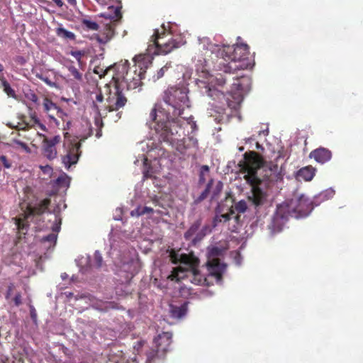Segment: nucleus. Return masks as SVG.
<instances>
[{
  "instance_id": "nucleus-62",
  "label": "nucleus",
  "mask_w": 363,
  "mask_h": 363,
  "mask_svg": "<svg viewBox=\"0 0 363 363\" xmlns=\"http://www.w3.org/2000/svg\"><path fill=\"white\" fill-rule=\"evenodd\" d=\"M204 62L206 63L205 66H206L207 60L206 58H204Z\"/></svg>"
},
{
  "instance_id": "nucleus-12",
  "label": "nucleus",
  "mask_w": 363,
  "mask_h": 363,
  "mask_svg": "<svg viewBox=\"0 0 363 363\" xmlns=\"http://www.w3.org/2000/svg\"><path fill=\"white\" fill-rule=\"evenodd\" d=\"M224 249L219 247H212L208 249V260L207 262L209 274L214 277L217 281H221L223 274L225 271L226 264L220 262L219 257L223 256Z\"/></svg>"
},
{
  "instance_id": "nucleus-56",
  "label": "nucleus",
  "mask_w": 363,
  "mask_h": 363,
  "mask_svg": "<svg viewBox=\"0 0 363 363\" xmlns=\"http://www.w3.org/2000/svg\"><path fill=\"white\" fill-rule=\"evenodd\" d=\"M70 124H71V122L70 121H67V124H66L67 127L65 128H69Z\"/></svg>"
},
{
  "instance_id": "nucleus-44",
  "label": "nucleus",
  "mask_w": 363,
  "mask_h": 363,
  "mask_svg": "<svg viewBox=\"0 0 363 363\" xmlns=\"http://www.w3.org/2000/svg\"><path fill=\"white\" fill-rule=\"evenodd\" d=\"M30 317H31L32 320L34 322H36V320H37V313H36V311H35V308L33 306H31L30 307Z\"/></svg>"
},
{
  "instance_id": "nucleus-36",
  "label": "nucleus",
  "mask_w": 363,
  "mask_h": 363,
  "mask_svg": "<svg viewBox=\"0 0 363 363\" xmlns=\"http://www.w3.org/2000/svg\"><path fill=\"white\" fill-rule=\"evenodd\" d=\"M42 241L48 242L50 244L55 245L57 241V235L55 233H50L48 235L43 237Z\"/></svg>"
},
{
  "instance_id": "nucleus-29",
  "label": "nucleus",
  "mask_w": 363,
  "mask_h": 363,
  "mask_svg": "<svg viewBox=\"0 0 363 363\" xmlns=\"http://www.w3.org/2000/svg\"><path fill=\"white\" fill-rule=\"evenodd\" d=\"M213 183V179H211L208 182L206 189L201 192V194L199 195V196L196 199V201H195L196 203H200L208 197Z\"/></svg>"
},
{
  "instance_id": "nucleus-35",
  "label": "nucleus",
  "mask_w": 363,
  "mask_h": 363,
  "mask_svg": "<svg viewBox=\"0 0 363 363\" xmlns=\"http://www.w3.org/2000/svg\"><path fill=\"white\" fill-rule=\"evenodd\" d=\"M4 90L6 93V94L9 96L15 98L16 97V92L15 91L11 88L10 84L7 82H4L3 84Z\"/></svg>"
},
{
  "instance_id": "nucleus-14",
  "label": "nucleus",
  "mask_w": 363,
  "mask_h": 363,
  "mask_svg": "<svg viewBox=\"0 0 363 363\" xmlns=\"http://www.w3.org/2000/svg\"><path fill=\"white\" fill-rule=\"evenodd\" d=\"M18 118L19 121L16 123L9 122L7 125L11 128L23 130L31 128L35 125H38L41 130H46L45 125L40 122L35 113L31 114L29 118L22 114L19 115Z\"/></svg>"
},
{
  "instance_id": "nucleus-21",
  "label": "nucleus",
  "mask_w": 363,
  "mask_h": 363,
  "mask_svg": "<svg viewBox=\"0 0 363 363\" xmlns=\"http://www.w3.org/2000/svg\"><path fill=\"white\" fill-rule=\"evenodd\" d=\"M174 133H176L174 131ZM177 133H175L174 135V143H167L168 144L171 145L172 147H174L176 150L182 155L183 156H187L189 155L188 150L189 148V145L186 144V140H179L175 138L176 135Z\"/></svg>"
},
{
  "instance_id": "nucleus-17",
  "label": "nucleus",
  "mask_w": 363,
  "mask_h": 363,
  "mask_svg": "<svg viewBox=\"0 0 363 363\" xmlns=\"http://www.w3.org/2000/svg\"><path fill=\"white\" fill-rule=\"evenodd\" d=\"M44 111L47 113L49 118L57 123L55 115L59 118L63 119L64 116H67L66 113L55 103L48 98H45L43 103Z\"/></svg>"
},
{
  "instance_id": "nucleus-8",
  "label": "nucleus",
  "mask_w": 363,
  "mask_h": 363,
  "mask_svg": "<svg viewBox=\"0 0 363 363\" xmlns=\"http://www.w3.org/2000/svg\"><path fill=\"white\" fill-rule=\"evenodd\" d=\"M91 130H89L88 135L82 136L81 135H76L74 138H71L69 133H64L65 140L63 143V148L65 154L62 155V162L66 168H69L72 164L77 163L82 151V142L84 141L91 135Z\"/></svg>"
},
{
  "instance_id": "nucleus-58",
  "label": "nucleus",
  "mask_w": 363,
  "mask_h": 363,
  "mask_svg": "<svg viewBox=\"0 0 363 363\" xmlns=\"http://www.w3.org/2000/svg\"><path fill=\"white\" fill-rule=\"evenodd\" d=\"M94 106L95 107L96 110L99 112V108L97 106V105L94 102Z\"/></svg>"
},
{
  "instance_id": "nucleus-13",
  "label": "nucleus",
  "mask_w": 363,
  "mask_h": 363,
  "mask_svg": "<svg viewBox=\"0 0 363 363\" xmlns=\"http://www.w3.org/2000/svg\"><path fill=\"white\" fill-rule=\"evenodd\" d=\"M201 223L202 219L201 218L192 223L189 229L184 233V239L191 241L194 245L200 242L211 231L208 225H204L200 229Z\"/></svg>"
},
{
  "instance_id": "nucleus-59",
  "label": "nucleus",
  "mask_w": 363,
  "mask_h": 363,
  "mask_svg": "<svg viewBox=\"0 0 363 363\" xmlns=\"http://www.w3.org/2000/svg\"><path fill=\"white\" fill-rule=\"evenodd\" d=\"M4 70V67L1 64H0V72H1Z\"/></svg>"
},
{
  "instance_id": "nucleus-37",
  "label": "nucleus",
  "mask_w": 363,
  "mask_h": 363,
  "mask_svg": "<svg viewBox=\"0 0 363 363\" xmlns=\"http://www.w3.org/2000/svg\"><path fill=\"white\" fill-rule=\"evenodd\" d=\"M11 162L6 156L2 155L0 157V166L9 169L11 167Z\"/></svg>"
},
{
  "instance_id": "nucleus-31",
  "label": "nucleus",
  "mask_w": 363,
  "mask_h": 363,
  "mask_svg": "<svg viewBox=\"0 0 363 363\" xmlns=\"http://www.w3.org/2000/svg\"><path fill=\"white\" fill-rule=\"evenodd\" d=\"M69 54L77 60L79 65L82 67L83 65L82 58L85 55L86 52L84 50H71Z\"/></svg>"
},
{
  "instance_id": "nucleus-42",
  "label": "nucleus",
  "mask_w": 363,
  "mask_h": 363,
  "mask_svg": "<svg viewBox=\"0 0 363 363\" xmlns=\"http://www.w3.org/2000/svg\"><path fill=\"white\" fill-rule=\"evenodd\" d=\"M41 80L50 87L56 86V83L52 82L46 74H44V77Z\"/></svg>"
},
{
  "instance_id": "nucleus-24",
  "label": "nucleus",
  "mask_w": 363,
  "mask_h": 363,
  "mask_svg": "<svg viewBox=\"0 0 363 363\" xmlns=\"http://www.w3.org/2000/svg\"><path fill=\"white\" fill-rule=\"evenodd\" d=\"M230 208H233L235 213H238L236 215H234V219L236 223H239L240 218L239 213H245L247 208V205L245 201L241 200L235 203V205L232 206Z\"/></svg>"
},
{
  "instance_id": "nucleus-28",
  "label": "nucleus",
  "mask_w": 363,
  "mask_h": 363,
  "mask_svg": "<svg viewBox=\"0 0 363 363\" xmlns=\"http://www.w3.org/2000/svg\"><path fill=\"white\" fill-rule=\"evenodd\" d=\"M57 34L58 36L64 38L74 40L75 39V35L74 33L67 30L64 28H58L57 29Z\"/></svg>"
},
{
  "instance_id": "nucleus-18",
  "label": "nucleus",
  "mask_w": 363,
  "mask_h": 363,
  "mask_svg": "<svg viewBox=\"0 0 363 363\" xmlns=\"http://www.w3.org/2000/svg\"><path fill=\"white\" fill-rule=\"evenodd\" d=\"M310 158H313L317 162L324 164L332 158V152L325 147L317 148L310 152Z\"/></svg>"
},
{
  "instance_id": "nucleus-20",
  "label": "nucleus",
  "mask_w": 363,
  "mask_h": 363,
  "mask_svg": "<svg viewBox=\"0 0 363 363\" xmlns=\"http://www.w3.org/2000/svg\"><path fill=\"white\" fill-rule=\"evenodd\" d=\"M188 301H185L180 306L171 304L169 306V312L171 316L176 318H180L184 316L188 311Z\"/></svg>"
},
{
  "instance_id": "nucleus-6",
  "label": "nucleus",
  "mask_w": 363,
  "mask_h": 363,
  "mask_svg": "<svg viewBox=\"0 0 363 363\" xmlns=\"http://www.w3.org/2000/svg\"><path fill=\"white\" fill-rule=\"evenodd\" d=\"M313 206L311 201L304 195L292 199L289 203H284L278 205L273 218V223L287 220L292 213L295 217L307 216L313 210Z\"/></svg>"
},
{
  "instance_id": "nucleus-41",
  "label": "nucleus",
  "mask_w": 363,
  "mask_h": 363,
  "mask_svg": "<svg viewBox=\"0 0 363 363\" xmlns=\"http://www.w3.org/2000/svg\"><path fill=\"white\" fill-rule=\"evenodd\" d=\"M15 289V285L13 283H10L8 286L6 294L5 295L6 299H9L11 294H13V291Z\"/></svg>"
},
{
  "instance_id": "nucleus-52",
  "label": "nucleus",
  "mask_w": 363,
  "mask_h": 363,
  "mask_svg": "<svg viewBox=\"0 0 363 363\" xmlns=\"http://www.w3.org/2000/svg\"><path fill=\"white\" fill-rule=\"evenodd\" d=\"M216 80L218 81V85H220V86L224 84L225 82V81L222 77H220L219 79H216Z\"/></svg>"
},
{
  "instance_id": "nucleus-33",
  "label": "nucleus",
  "mask_w": 363,
  "mask_h": 363,
  "mask_svg": "<svg viewBox=\"0 0 363 363\" xmlns=\"http://www.w3.org/2000/svg\"><path fill=\"white\" fill-rule=\"evenodd\" d=\"M147 159L145 158L144 161V170H143V177L145 179L152 178V170L150 166H147Z\"/></svg>"
},
{
  "instance_id": "nucleus-26",
  "label": "nucleus",
  "mask_w": 363,
  "mask_h": 363,
  "mask_svg": "<svg viewBox=\"0 0 363 363\" xmlns=\"http://www.w3.org/2000/svg\"><path fill=\"white\" fill-rule=\"evenodd\" d=\"M123 63L121 64H115L113 66H110V67H106V69H104V67H101L100 66H96L94 69V72L96 74H98L100 78H102L104 77L105 75H106L108 74V72L114 69L115 70V74L116 73V66H118L120 65H122Z\"/></svg>"
},
{
  "instance_id": "nucleus-16",
  "label": "nucleus",
  "mask_w": 363,
  "mask_h": 363,
  "mask_svg": "<svg viewBox=\"0 0 363 363\" xmlns=\"http://www.w3.org/2000/svg\"><path fill=\"white\" fill-rule=\"evenodd\" d=\"M43 152L44 156L49 160L56 158L57 152L55 145L60 143L61 137L60 135H55L50 139L48 138L45 135H43Z\"/></svg>"
},
{
  "instance_id": "nucleus-57",
  "label": "nucleus",
  "mask_w": 363,
  "mask_h": 363,
  "mask_svg": "<svg viewBox=\"0 0 363 363\" xmlns=\"http://www.w3.org/2000/svg\"><path fill=\"white\" fill-rule=\"evenodd\" d=\"M241 80H242V81H249L248 78H246V77H241Z\"/></svg>"
},
{
  "instance_id": "nucleus-19",
  "label": "nucleus",
  "mask_w": 363,
  "mask_h": 363,
  "mask_svg": "<svg viewBox=\"0 0 363 363\" xmlns=\"http://www.w3.org/2000/svg\"><path fill=\"white\" fill-rule=\"evenodd\" d=\"M187 272H191L194 277H196L199 274L198 269L196 274H194L192 270L188 266L184 265V267L179 266L174 268L167 278L171 281H179L186 277Z\"/></svg>"
},
{
  "instance_id": "nucleus-22",
  "label": "nucleus",
  "mask_w": 363,
  "mask_h": 363,
  "mask_svg": "<svg viewBox=\"0 0 363 363\" xmlns=\"http://www.w3.org/2000/svg\"><path fill=\"white\" fill-rule=\"evenodd\" d=\"M315 169L312 166H306L300 169L297 172V177L304 181H311L315 176Z\"/></svg>"
},
{
  "instance_id": "nucleus-43",
  "label": "nucleus",
  "mask_w": 363,
  "mask_h": 363,
  "mask_svg": "<svg viewBox=\"0 0 363 363\" xmlns=\"http://www.w3.org/2000/svg\"><path fill=\"white\" fill-rule=\"evenodd\" d=\"M14 61L21 65H23L26 62V60L25 59V57L20 55L16 56L14 58Z\"/></svg>"
},
{
  "instance_id": "nucleus-5",
  "label": "nucleus",
  "mask_w": 363,
  "mask_h": 363,
  "mask_svg": "<svg viewBox=\"0 0 363 363\" xmlns=\"http://www.w3.org/2000/svg\"><path fill=\"white\" fill-rule=\"evenodd\" d=\"M150 118L152 121L150 126L159 135L160 140L174 143V131L177 133L179 126L174 121H170L169 113L155 105L150 113Z\"/></svg>"
},
{
  "instance_id": "nucleus-32",
  "label": "nucleus",
  "mask_w": 363,
  "mask_h": 363,
  "mask_svg": "<svg viewBox=\"0 0 363 363\" xmlns=\"http://www.w3.org/2000/svg\"><path fill=\"white\" fill-rule=\"evenodd\" d=\"M209 172V167L208 165H203L200 169L199 184H203L206 182V175Z\"/></svg>"
},
{
  "instance_id": "nucleus-45",
  "label": "nucleus",
  "mask_w": 363,
  "mask_h": 363,
  "mask_svg": "<svg viewBox=\"0 0 363 363\" xmlns=\"http://www.w3.org/2000/svg\"><path fill=\"white\" fill-rule=\"evenodd\" d=\"M222 187H223V184L222 182H218L217 185H216V190L213 191V196H217V194H219V192L221 191L222 189Z\"/></svg>"
},
{
  "instance_id": "nucleus-11",
  "label": "nucleus",
  "mask_w": 363,
  "mask_h": 363,
  "mask_svg": "<svg viewBox=\"0 0 363 363\" xmlns=\"http://www.w3.org/2000/svg\"><path fill=\"white\" fill-rule=\"evenodd\" d=\"M172 338V334L169 332H163L158 335L154 339V346L146 353L147 362L155 363L157 361L164 359L169 350Z\"/></svg>"
},
{
  "instance_id": "nucleus-4",
  "label": "nucleus",
  "mask_w": 363,
  "mask_h": 363,
  "mask_svg": "<svg viewBox=\"0 0 363 363\" xmlns=\"http://www.w3.org/2000/svg\"><path fill=\"white\" fill-rule=\"evenodd\" d=\"M199 84L201 89V92L203 94H206L208 97L212 99L215 101H218L221 104V106H215L216 110L213 108L210 109L209 113L211 116H215V120L220 122L223 119L225 115V104H226L230 108H236L238 105L241 103L242 99L240 95L234 97L231 94L226 96L223 91L218 90L214 86L210 85L209 83H206L204 81H200Z\"/></svg>"
},
{
  "instance_id": "nucleus-10",
  "label": "nucleus",
  "mask_w": 363,
  "mask_h": 363,
  "mask_svg": "<svg viewBox=\"0 0 363 363\" xmlns=\"http://www.w3.org/2000/svg\"><path fill=\"white\" fill-rule=\"evenodd\" d=\"M50 203V199H44L33 206H28L23 214L20 215L18 218H15V224L18 233L26 235L29 228V219L35 216L43 214L48 208Z\"/></svg>"
},
{
  "instance_id": "nucleus-54",
  "label": "nucleus",
  "mask_w": 363,
  "mask_h": 363,
  "mask_svg": "<svg viewBox=\"0 0 363 363\" xmlns=\"http://www.w3.org/2000/svg\"><path fill=\"white\" fill-rule=\"evenodd\" d=\"M31 100L33 101V102H36L37 100H38V96L35 95V94H33L32 95V97H31Z\"/></svg>"
},
{
  "instance_id": "nucleus-46",
  "label": "nucleus",
  "mask_w": 363,
  "mask_h": 363,
  "mask_svg": "<svg viewBox=\"0 0 363 363\" xmlns=\"http://www.w3.org/2000/svg\"><path fill=\"white\" fill-rule=\"evenodd\" d=\"M0 363H9V358L4 354H0Z\"/></svg>"
},
{
  "instance_id": "nucleus-27",
  "label": "nucleus",
  "mask_w": 363,
  "mask_h": 363,
  "mask_svg": "<svg viewBox=\"0 0 363 363\" xmlns=\"http://www.w3.org/2000/svg\"><path fill=\"white\" fill-rule=\"evenodd\" d=\"M82 25L84 28L89 30L96 31L99 28V24L89 18H83L81 21Z\"/></svg>"
},
{
  "instance_id": "nucleus-60",
  "label": "nucleus",
  "mask_w": 363,
  "mask_h": 363,
  "mask_svg": "<svg viewBox=\"0 0 363 363\" xmlns=\"http://www.w3.org/2000/svg\"><path fill=\"white\" fill-rule=\"evenodd\" d=\"M100 136H101V133H100V132H98V133H96V137H97V138H99Z\"/></svg>"
},
{
  "instance_id": "nucleus-61",
  "label": "nucleus",
  "mask_w": 363,
  "mask_h": 363,
  "mask_svg": "<svg viewBox=\"0 0 363 363\" xmlns=\"http://www.w3.org/2000/svg\"><path fill=\"white\" fill-rule=\"evenodd\" d=\"M243 150H244V147H240V148H239V150H240V151H242Z\"/></svg>"
},
{
  "instance_id": "nucleus-15",
  "label": "nucleus",
  "mask_w": 363,
  "mask_h": 363,
  "mask_svg": "<svg viewBox=\"0 0 363 363\" xmlns=\"http://www.w3.org/2000/svg\"><path fill=\"white\" fill-rule=\"evenodd\" d=\"M169 257L173 264H177L180 263L188 266L192 270L193 273L196 274L199 263V259L196 257L186 254L179 255L178 252L174 250H171L169 252Z\"/></svg>"
},
{
  "instance_id": "nucleus-51",
  "label": "nucleus",
  "mask_w": 363,
  "mask_h": 363,
  "mask_svg": "<svg viewBox=\"0 0 363 363\" xmlns=\"http://www.w3.org/2000/svg\"><path fill=\"white\" fill-rule=\"evenodd\" d=\"M44 74H43L42 72H40V73L39 72H36L35 73V77L41 80L43 79V77H44Z\"/></svg>"
},
{
  "instance_id": "nucleus-30",
  "label": "nucleus",
  "mask_w": 363,
  "mask_h": 363,
  "mask_svg": "<svg viewBox=\"0 0 363 363\" xmlns=\"http://www.w3.org/2000/svg\"><path fill=\"white\" fill-rule=\"evenodd\" d=\"M153 212V209L150 207H147V206H144V207H141V206H139L137 208H135V210L132 211H131V215L133 216H143V215H145V214H148V213H151Z\"/></svg>"
},
{
  "instance_id": "nucleus-55",
  "label": "nucleus",
  "mask_w": 363,
  "mask_h": 363,
  "mask_svg": "<svg viewBox=\"0 0 363 363\" xmlns=\"http://www.w3.org/2000/svg\"><path fill=\"white\" fill-rule=\"evenodd\" d=\"M67 1L71 5H74L76 4V0H67Z\"/></svg>"
},
{
  "instance_id": "nucleus-25",
  "label": "nucleus",
  "mask_w": 363,
  "mask_h": 363,
  "mask_svg": "<svg viewBox=\"0 0 363 363\" xmlns=\"http://www.w3.org/2000/svg\"><path fill=\"white\" fill-rule=\"evenodd\" d=\"M67 68L70 74V76L72 77L74 80L77 82H83V73L81 72L77 67L71 64L67 65Z\"/></svg>"
},
{
  "instance_id": "nucleus-53",
  "label": "nucleus",
  "mask_w": 363,
  "mask_h": 363,
  "mask_svg": "<svg viewBox=\"0 0 363 363\" xmlns=\"http://www.w3.org/2000/svg\"><path fill=\"white\" fill-rule=\"evenodd\" d=\"M274 177L276 178L277 182L279 180L281 181L283 179L282 175L280 173L276 174Z\"/></svg>"
},
{
  "instance_id": "nucleus-39",
  "label": "nucleus",
  "mask_w": 363,
  "mask_h": 363,
  "mask_svg": "<svg viewBox=\"0 0 363 363\" xmlns=\"http://www.w3.org/2000/svg\"><path fill=\"white\" fill-rule=\"evenodd\" d=\"M55 225L52 226V230L55 233H58L60 229L61 218L57 215H55Z\"/></svg>"
},
{
  "instance_id": "nucleus-7",
  "label": "nucleus",
  "mask_w": 363,
  "mask_h": 363,
  "mask_svg": "<svg viewBox=\"0 0 363 363\" xmlns=\"http://www.w3.org/2000/svg\"><path fill=\"white\" fill-rule=\"evenodd\" d=\"M150 41L152 44L149 45L148 50H150L151 47H154L155 55L169 54L182 45L181 38H174L171 32L163 26L160 29L155 30Z\"/></svg>"
},
{
  "instance_id": "nucleus-47",
  "label": "nucleus",
  "mask_w": 363,
  "mask_h": 363,
  "mask_svg": "<svg viewBox=\"0 0 363 363\" xmlns=\"http://www.w3.org/2000/svg\"><path fill=\"white\" fill-rule=\"evenodd\" d=\"M96 101L98 102H102L104 101V96L101 93H99V94L96 95Z\"/></svg>"
},
{
  "instance_id": "nucleus-49",
  "label": "nucleus",
  "mask_w": 363,
  "mask_h": 363,
  "mask_svg": "<svg viewBox=\"0 0 363 363\" xmlns=\"http://www.w3.org/2000/svg\"><path fill=\"white\" fill-rule=\"evenodd\" d=\"M15 142L16 144H18V145H20L21 147H22L24 149H26L28 147L27 145L23 142H21L19 140H15Z\"/></svg>"
},
{
  "instance_id": "nucleus-1",
  "label": "nucleus",
  "mask_w": 363,
  "mask_h": 363,
  "mask_svg": "<svg viewBox=\"0 0 363 363\" xmlns=\"http://www.w3.org/2000/svg\"><path fill=\"white\" fill-rule=\"evenodd\" d=\"M116 73L112 77L114 91H110L106 99V109L109 112L118 111L127 103L124 91L135 89L143 84L145 70L135 65L133 71L130 70L128 61L116 66Z\"/></svg>"
},
{
  "instance_id": "nucleus-40",
  "label": "nucleus",
  "mask_w": 363,
  "mask_h": 363,
  "mask_svg": "<svg viewBox=\"0 0 363 363\" xmlns=\"http://www.w3.org/2000/svg\"><path fill=\"white\" fill-rule=\"evenodd\" d=\"M13 301L16 306H19L22 304V296L20 292H18L13 298Z\"/></svg>"
},
{
  "instance_id": "nucleus-48",
  "label": "nucleus",
  "mask_w": 363,
  "mask_h": 363,
  "mask_svg": "<svg viewBox=\"0 0 363 363\" xmlns=\"http://www.w3.org/2000/svg\"><path fill=\"white\" fill-rule=\"evenodd\" d=\"M110 38L106 37L105 40H103L101 39L100 37H97L96 40L98 42H99L100 43H103V44H105L106 43L108 40H109Z\"/></svg>"
},
{
  "instance_id": "nucleus-2",
  "label": "nucleus",
  "mask_w": 363,
  "mask_h": 363,
  "mask_svg": "<svg viewBox=\"0 0 363 363\" xmlns=\"http://www.w3.org/2000/svg\"><path fill=\"white\" fill-rule=\"evenodd\" d=\"M262 164V159L254 151L244 154V159L239 162L240 171L245 174L244 179L251 186L247 199L255 208L261 207L267 203L269 187L273 179L269 181L262 179L257 176V171Z\"/></svg>"
},
{
  "instance_id": "nucleus-50",
  "label": "nucleus",
  "mask_w": 363,
  "mask_h": 363,
  "mask_svg": "<svg viewBox=\"0 0 363 363\" xmlns=\"http://www.w3.org/2000/svg\"><path fill=\"white\" fill-rule=\"evenodd\" d=\"M59 7L63 6V1L62 0H52Z\"/></svg>"
},
{
  "instance_id": "nucleus-3",
  "label": "nucleus",
  "mask_w": 363,
  "mask_h": 363,
  "mask_svg": "<svg viewBox=\"0 0 363 363\" xmlns=\"http://www.w3.org/2000/svg\"><path fill=\"white\" fill-rule=\"evenodd\" d=\"M206 43L208 46L207 50H210L211 53L218 50L222 60L219 62V68L224 72L233 73L237 70H243L247 67L248 63L245 62V60L248 58L250 48L247 44L225 45L220 49L216 45L208 43V40H204L201 43L203 44V49Z\"/></svg>"
},
{
  "instance_id": "nucleus-23",
  "label": "nucleus",
  "mask_w": 363,
  "mask_h": 363,
  "mask_svg": "<svg viewBox=\"0 0 363 363\" xmlns=\"http://www.w3.org/2000/svg\"><path fill=\"white\" fill-rule=\"evenodd\" d=\"M235 211L233 208H230L228 212L220 215H216L213 219V226H216L218 223L227 222L231 218H234Z\"/></svg>"
},
{
  "instance_id": "nucleus-9",
  "label": "nucleus",
  "mask_w": 363,
  "mask_h": 363,
  "mask_svg": "<svg viewBox=\"0 0 363 363\" xmlns=\"http://www.w3.org/2000/svg\"><path fill=\"white\" fill-rule=\"evenodd\" d=\"M187 90L182 87L171 86L163 95L164 101L172 109L173 116H182L185 108L190 106Z\"/></svg>"
},
{
  "instance_id": "nucleus-38",
  "label": "nucleus",
  "mask_w": 363,
  "mask_h": 363,
  "mask_svg": "<svg viewBox=\"0 0 363 363\" xmlns=\"http://www.w3.org/2000/svg\"><path fill=\"white\" fill-rule=\"evenodd\" d=\"M169 69V67L167 65H164L157 72V74L153 77L155 80H158L160 78H162L164 75L165 72H167Z\"/></svg>"
},
{
  "instance_id": "nucleus-34",
  "label": "nucleus",
  "mask_w": 363,
  "mask_h": 363,
  "mask_svg": "<svg viewBox=\"0 0 363 363\" xmlns=\"http://www.w3.org/2000/svg\"><path fill=\"white\" fill-rule=\"evenodd\" d=\"M103 258L99 251H96L94 255V266L96 268H100L102 265Z\"/></svg>"
}]
</instances>
